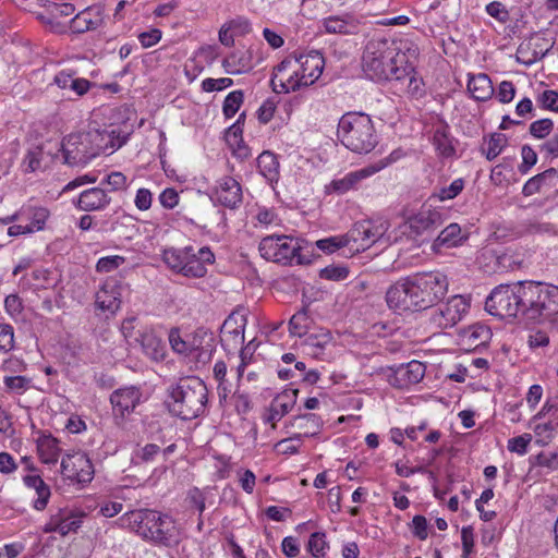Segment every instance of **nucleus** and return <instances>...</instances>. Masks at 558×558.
I'll return each mask as SVG.
<instances>
[{
  "instance_id": "obj_1",
  "label": "nucleus",
  "mask_w": 558,
  "mask_h": 558,
  "mask_svg": "<svg viewBox=\"0 0 558 558\" xmlns=\"http://www.w3.org/2000/svg\"><path fill=\"white\" fill-rule=\"evenodd\" d=\"M485 310L499 318L539 325L558 314V287L532 280L499 284L487 296Z\"/></svg>"
},
{
  "instance_id": "obj_2",
  "label": "nucleus",
  "mask_w": 558,
  "mask_h": 558,
  "mask_svg": "<svg viewBox=\"0 0 558 558\" xmlns=\"http://www.w3.org/2000/svg\"><path fill=\"white\" fill-rule=\"evenodd\" d=\"M447 276L440 272H418L390 286L386 292L389 308L399 312H421L438 304L448 292Z\"/></svg>"
},
{
  "instance_id": "obj_3",
  "label": "nucleus",
  "mask_w": 558,
  "mask_h": 558,
  "mask_svg": "<svg viewBox=\"0 0 558 558\" xmlns=\"http://www.w3.org/2000/svg\"><path fill=\"white\" fill-rule=\"evenodd\" d=\"M417 49L404 41L384 37L369 39L362 54V70L374 82L392 81L396 75H407L412 70V59Z\"/></svg>"
},
{
  "instance_id": "obj_4",
  "label": "nucleus",
  "mask_w": 558,
  "mask_h": 558,
  "mask_svg": "<svg viewBox=\"0 0 558 558\" xmlns=\"http://www.w3.org/2000/svg\"><path fill=\"white\" fill-rule=\"evenodd\" d=\"M122 521L145 541L165 547H174L181 541L175 521L156 510L138 509L125 513Z\"/></svg>"
},
{
  "instance_id": "obj_5",
  "label": "nucleus",
  "mask_w": 558,
  "mask_h": 558,
  "mask_svg": "<svg viewBox=\"0 0 558 558\" xmlns=\"http://www.w3.org/2000/svg\"><path fill=\"white\" fill-rule=\"evenodd\" d=\"M208 390L198 377H186L169 390L167 401L170 413L182 418L192 420L205 412Z\"/></svg>"
},
{
  "instance_id": "obj_6",
  "label": "nucleus",
  "mask_w": 558,
  "mask_h": 558,
  "mask_svg": "<svg viewBox=\"0 0 558 558\" xmlns=\"http://www.w3.org/2000/svg\"><path fill=\"white\" fill-rule=\"evenodd\" d=\"M337 136L350 150L367 154L377 145V135L371 117L363 112H347L338 123Z\"/></svg>"
},
{
  "instance_id": "obj_7",
  "label": "nucleus",
  "mask_w": 558,
  "mask_h": 558,
  "mask_svg": "<svg viewBox=\"0 0 558 558\" xmlns=\"http://www.w3.org/2000/svg\"><path fill=\"white\" fill-rule=\"evenodd\" d=\"M104 134L98 130L72 133L60 144L64 162L69 166L86 165L105 148Z\"/></svg>"
},
{
  "instance_id": "obj_8",
  "label": "nucleus",
  "mask_w": 558,
  "mask_h": 558,
  "mask_svg": "<svg viewBox=\"0 0 558 558\" xmlns=\"http://www.w3.org/2000/svg\"><path fill=\"white\" fill-rule=\"evenodd\" d=\"M262 257L282 264H310L311 259L301 253L298 242L287 235L265 236L258 246Z\"/></svg>"
},
{
  "instance_id": "obj_9",
  "label": "nucleus",
  "mask_w": 558,
  "mask_h": 558,
  "mask_svg": "<svg viewBox=\"0 0 558 558\" xmlns=\"http://www.w3.org/2000/svg\"><path fill=\"white\" fill-rule=\"evenodd\" d=\"M400 158L398 150L392 151L388 157L380 159L374 165L347 173L343 178L333 179L325 186L326 194L343 195L349 191L356 190L360 182L372 174L383 170Z\"/></svg>"
},
{
  "instance_id": "obj_10",
  "label": "nucleus",
  "mask_w": 558,
  "mask_h": 558,
  "mask_svg": "<svg viewBox=\"0 0 558 558\" xmlns=\"http://www.w3.org/2000/svg\"><path fill=\"white\" fill-rule=\"evenodd\" d=\"M61 474L65 480L85 486L94 478L95 470L88 456L82 451L66 453L61 461Z\"/></svg>"
},
{
  "instance_id": "obj_11",
  "label": "nucleus",
  "mask_w": 558,
  "mask_h": 558,
  "mask_svg": "<svg viewBox=\"0 0 558 558\" xmlns=\"http://www.w3.org/2000/svg\"><path fill=\"white\" fill-rule=\"evenodd\" d=\"M469 308V299L460 294L453 295L432 313L430 323L439 329L451 328L463 318Z\"/></svg>"
},
{
  "instance_id": "obj_12",
  "label": "nucleus",
  "mask_w": 558,
  "mask_h": 558,
  "mask_svg": "<svg viewBox=\"0 0 558 558\" xmlns=\"http://www.w3.org/2000/svg\"><path fill=\"white\" fill-rule=\"evenodd\" d=\"M296 53L289 54L278 65L274 68L270 80L271 88L275 93H290L300 89Z\"/></svg>"
},
{
  "instance_id": "obj_13",
  "label": "nucleus",
  "mask_w": 558,
  "mask_h": 558,
  "mask_svg": "<svg viewBox=\"0 0 558 558\" xmlns=\"http://www.w3.org/2000/svg\"><path fill=\"white\" fill-rule=\"evenodd\" d=\"M387 229L386 222L362 220L355 222L347 234L350 243H356V251H365L376 243L386 233Z\"/></svg>"
},
{
  "instance_id": "obj_14",
  "label": "nucleus",
  "mask_w": 558,
  "mask_h": 558,
  "mask_svg": "<svg viewBox=\"0 0 558 558\" xmlns=\"http://www.w3.org/2000/svg\"><path fill=\"white\" fill-rule=\"evenodd\" d=\"M300 88L314 84L323 73L325 65L324 57L320 52L313 50L308 53L296 54Z\"/></svg>"
},
{
  "instance_id": "obj_15",
  "label": "nucleus",
  "mask_w": 558,
  "mask_h": 558,
  "mask_svg": "<svg viewBox=\"0 0 558 558\" xmlns=\"http://www.w3.org/2000/svg\"><path fill=\"white\" fill-rule=\"evenodd\" d=\"M393 373L389 376V383L400 389L420 383L425 375V365L418 361H411L390 368Z\"/></svg>"
},
{
  "instance_id": "obj_16",
  "label": "nucleus",
  "mask_w": 558,
  "mask_h": 558,
  "mask_svg": "<svg viewBox=\"0 0 558 558\" xmlns=\"http://www.w3.org/2000/svg\"><path fill=\"white\" fill-rule=\"evenodd\" d=\"M141 398V390L134 386L114 390L110 396V402L114 414L124 417L132 413L140 404Z\"/></svg>"
},
{
  "instance_id": "obj_17",
  "label": "nucleus",
  "mask_w": 558,
  "mask_h": 558,
  "mask_svg": "<svg viewBox=\"0 0 558 558\" xmlns=\"http://www.w3.org/2000/svg\"><path fill=\"white\" fill-rule=\"evenodd\" d=\"M216 201L230 209L236 208L243 198L240 183L232 177H223L218 181L215 190Z\"/></svg>"
},
{
  "instance_id": "obj_18",
  "label": "nucleus",
  "mask_w": 558,
  "mask_h": 558,
  "mask_svg": "<svg viewBox=\"0 0 558 558\" xmlns=\"http://www.w3.org/2000/svg\"><path fill=\"white\" fill-rule=\"evenodd\" d=\"M298 395V389H286L278 393L270 403L269 413L265 421L275 426L276 422L280 421L293 409L296 403Z\"/></svg>"
},
{
  "instance_id": "obj_19",
  "label": "nucleus",
  "mask_w": 558,
  "mask_h": 558,
  "mask_svg": "<svg viewBox=\"0 0 558 558\" xmlns=\"http://www.w3.org/2000/svg\"><path fill=\"white\" fill-rule=\"evenodd\" d=\"M288 427L295 432L293 434L295 437L302 439V437H313L319 434L323 421L314 413L298 414L290 420Z\"/></svg>"
},
{
  "instance_id": "obj_20",
  "label": "nucleus",
  "mask_w": 558,
  "mask_h": 558,
  "mask_svg": "<svg viewBox=\"0 0 558 558\" xmlns=\"http://www.w3.org/2000/svg\"><path fill=\"white\" fill-rule=\"evenodd\" d=\"M441 223L439 211L430 208L421 209L417 214L409 218L408 225L411 233L421 235L425 232L435 230Z\"/></svg>"
},
{
  "instance_id": "obj_21",
  "label": "nucleus",
  "mask_w": 558,
  "mask_h": 558,
  "mask_svg": "<svg viewBox=\"0 0 558 558\" xmlns=\"http://www.w3.org/2000/svg\"><path fill=\"white\" fill-rule=\"evenodd\" d=\"M104 22L101 10L97 7L87 8L77 13L70 24L73 33L83 34L98 28Z\"/></svg>"
},
{
  "instance_id": "obj_22",
  "label": "nucleus",
  "mask_w": 558,
  "mask_h": 558,
  "mask_svg": "<svg viewBox=\"0 0 558 558\" xmlns=\"http://www.w3.org/2000/svg\"><path fill=\"white\" fill-rule=\"evenodd\" d=\"M95 305L102 312L114 314L121 306V293L116 282H105L96 293Z\"/></svg>"
},
{
  "instance_id": "obj_23",
  "label": "nucleus",
  "mask_w": 558,
  "mask_h": 558,
  "mask_svg": "<svg viewBox=\"0 0 558 558\" xmlns=\"http://www.w3.org/2000/svg\"><path fill=\"white\" fill-rule=\"evenodd\" d=\"M558 185V169L549 168L529 179L522 189L524 196H532L542 192L544 189L549 190Z\"/></svg>"
},
{
  "instance_id": "obj_24",
  "label": "nucleus",
  "mask_w": 558,
  "mask_h": 558,
  "mask_svg": "<svg viewBox=\"0 0 558 558\" xmlns=\"http://www.w3.org/2000/svg\"><path fill=\"white\" fill-rule=\"evenodd\" d=\"M110 203V197L105 190L93 187L81 193L77 206L81 210L93 211L105 208Z\"/></svg>"
},
{
  "instance_id": "obj_25",
  "label": "nucleus",
  "mask_w": 558,
  "mask_h": 558,
  "mask_svg": "<svg viewBox=\"0 0 558 558\" xmlns=\"http://www.w3.org/2000/svg\"><path fill=\"white\" fill-rule=\"evenodd\" d=\"M415 60L416 59H412V70L409 71L407 75H396L392 81L400 85L399 89L401 93L417 98L424 95V89L423 80L417 75V72L415 71Z\"/></svg>"
},
{
  "instance_id": "obj_26",
  "label": "nucleus",
  "mask_w": 558,
  "mask_h": 558,
  "mask_svg": "<svg viewBox=\"0 0 558 558\" xmlns=\"http://www.w3.org/2000/svg\"><path fill=\"white\" fill-rule=\"evenodd\" d=\"M222 66L229 74L246 73L253 68L252 52L250 50L234 51L223 59Z\"/></svg>"
},
{
  "instance_id": "obj_27",
  "label": "nucleus",
  "mask_w": 558,
  "mask_h": 558,
  "mask_svg": "<svg viewBox=\"0 0 558 558\" xmlns=\"http://www.w3.org/2000/svg\"><path fill=\"white\" fill-rule=\"evenodd\" d=\"M468 90L471 96L478 101L489 99L494 94L492 81L487 74L480 73L472 75L468 83Z\"/></svg>"
},
{
  "instance_id": "obj_28",
  "label": "nucleus",
  "mask_w": 558,
  "mask_h": 558,
  "mask_svg": "<svg viewBox=\"0 0 558 558\" xmlns=\"http://www.w3.org/2000/svg\"><path fill=\"white\" fill-rule=\"evenodd\" d=\"M53 82L62 89L72 90L76 96L85 95L92 86L88 80L74 77L72 74L63 71L54 76Z\"/></svg>"
},
{
  "instance_id": "obj_29",
  "label": "nucleus",
  "mask_w": 558,
  "mask_h": 558,
  "mask_svg": "<svg viewBox=\"0 0 558 558\" xmlns=\"http://www.w3.org/2000/svg\"><path fill=\"white\" fill-rule=\"evenodd\" d=\"M257 167L260 174L270 183L279 179V161L277 156L268 150L263 151L257 158Z\"/></svg>"
},
{
  "instance_id": "obj_30",
  "label": "nucleus",
  "mask_w": 558,
  "mask_h": 558,
  "mask_svg": "<svg viewBox=\"0 0 558 558\" xmlns=\"http://www.w3.org/2000/svg\"><path fill=\"white\" fill-rule=\"evenodd\" d=\"M20 210H26V216H21L20 221H25L27 228H34V232L40 231L45 228L46 221L49 218V210L45 207L37 206H22Z\"/></svg>"
},
{
  "instance_id": "obj_31",
  "label": "nucleus",
  "mask_w": 558,
  "mask_h": 558,
  "mask_svg": "<svg viewBox=\"0 0 558 558\" xmlns=\"http://www.w3.org/2000/svg\"><path fill=\"white\" fill-rule=\"evenodd\" d=\"M37 450L41 461L46 464L57 463L60 454L58 440L51 435L43 436L37 441Z\"/></svg>"
},
{
  "instance_id": "obj_32",
  "label": "nucleus",
  "mask_w": 558,
  "mask_h": 558,
  "mask_svg": "<svg viewBox=\"0 0 558 558\" xmlns=\"http://www.w3.org/2000/svg\"><path fill=\"white\" fill-rule=\"evenodd\" d=\"M137 339L141 342L145 354L154 361H160L165 357V344L153 332H144Z\"/></svg>"
},
{
  "instance_id": "obj_33",
  "label": "nucleus",
  "mask_w": 558,
  "mask_h": 558,
  "mask_svg": "<svg viewBox=\"0 0 558 558\" xmlns=\"http://www.w3.org/2000/svg\"><path fill=\"white\" fill-rule=\"evenodd\" d=\"M245 323L246 318L244 315H239L236 312H233L223 322L221 332L225 336L230 335L234 341H243Z\"/></svg>"
},
{
  "instance_id": "obj_34",
  "label": "nucleus",
  "mask_w": 558,
  "mask_h": 558,
  "mask_svg": "<svg viewBox=\"0 0 558 558\" xmlns=\"http://www.w3.org/2000/svg\"><path fill=\"white\" fill-rule=\"evenodd\" d=\"M192 251V246H186L183 250H178L173 247L166 248L162 253V259L169 268L177 272L182 274L187 255H191Z\"/></svg>"
},
{
  "instance_id": "obj_35",
  "label": "nucleus",
  "mask_w": 558,
  "mask_h": 558,
  "mask_svg": "<svg viewBox=\"0 0 558 558\" xmlns=\"http://www.w3.org/2000/svg\"><path fill=\"white\" fill-rule=\"evenodd\" d=\"M461 227L458 223H450L437 236L433 246L439 248L441 246L453 247L462 242Z\"/></svg>"
},
{
  "instance_id": "obj_36",
  "label": "nucleus",
  "mask_w": 558,
  "mask_h": 558,
  "mask_svg": "<svg viewBox=\"0 0 558 558\" xmlns=\"http://www.w3.org/2000/svg\"><path fill=\"white\" fill-rule=\"evenodd\" d=\"M508 138L502 133H493L488 140L484 138L482 146V153L485 155L487 160H494L507 146Z\"/></svg>"
},
{
  "instance_id": "obj_37",
  "label": "nucleus",
  "mask_w": 558,
  "mask_h": 558,
  "mask_svg": "<svg viewBox=\"0 0 558 558\" xmlns=\"http://www.w3.org/2000/svg\"><path fill=\"white\" fill-rule=\"evenodd\" d=\"M23 482L29 488H34L36 485H39L41 488L40 498H37L33 506L36 510H44L47 507L51 495L49 486L39 475H26L24 476Z\"/></svg>"
},
{
  "instance_id": "obj_38",
  "label": "nucleus",
  "mask_w": 558,
  "mask_h": 558,
  "mask_svg": "<svg viewBox=\"0 0 558 558\" xmlns=\"http://www.w3.org/2000/svg\"><path fill=\"white\" fill-rule=\"evenodd\" d=\"M544 57L545 53L537 52V50L533 49V37L527 41L520 44L515 53L517 62L524 64L525 66H531Z\"/></svg>"
},
{
  "instance_id": "obj_39",
  "label": "nucleus",
  "mask_w": 558,
  "mask_h": 558,
  "mask_svg": "<svg viewBox=\"0 0 558 558\" xmlns=\"http://www.w3.org/2000/svg\"><path fill=\"white\" fill-rule=\"evenodd\" d=\"M215 342L214 332L204 328H197L189 339L190 355L199 349H204L205 345Z\"/></svg>"
},
{
  "instance_id": "obj_40",
  "label": "nucleus",
  "mask_w": 558,
  "mask_h": 558,
  "mask_svg": "<svg viewBox=\"0 0 558 558\" xmlns=\"http://www.w3.org/2000/svg\"><path fill=\"white\" fill-rule=\"evenodd\" d=\"M542 417H547V422L558 428V396L547 398L541 411L533 416V421Z\"/></svg>"
},
{
  "instance_id": "obj_41",
  "label": "nucleus",
  "mask_w": 558,
  "mask_h": 558,
  "mask_svg": "<svg viewBox=\"0 0 558 558\" xmlns=\"http://www.w3.org/2000/svg\"><path fill=\"white\" fill-rule=\"evenodd\" d=\"M521 232L526 235L555 233L554 225L539 219H527L521 225Z\"/></svg>"
},
{
  "instance_id": "obj_42",
  "label": "nucleus",
  "mask_w": 558,
  "mask_h": 558,
  "mask_svg": "<svg viewBox=\"0 0 558 558\" xmlns=\"http://www.w3.org/2000/svg\"><path fill=\"white\" fill-rule=\"evenodd\" d=\"M45 146L37 145L29 148L25 155L23 160V166H25V171L34 172L41 168V163L45 159Z\"/></svg>"
},
{
  "instance_id": "obj_43",
  "label": "nucleus",
  "mask_w": 558,
  "mask_h": 558,
  "mask_svg": "<svg viewBox=\"0 0 558 558\" xmlns=\"http://www.w3.org/2000/svg\"><path fill=\"white\" fill-rule=\"evenodd\" d=\"M78 526L80 525L76 520H71L70 518L60 519L52 517L51 521L47 524L45 532H57L64 536L71 531H75Z\"/></svg>"
},
{
  "instance_id": "obj_44",
  "label": "nucleus",
  "mask_w": 558,
  "mask_h": 558,
  "mask_svg": "<svg viewBox=\"0 0 558 558\" xmlns=\"http://www.w3.org/2000/svg\"><path fill=\"white\" fill-rule=\"evenodd\" d=\"M348 245H350L348 234L340 236H330L316 241V246L327 254L335 253L339 248H342Z\"/></svg>"
},
{
  "instance_id": "obj_45",
  "label": "nucleus",
  "mask_w": 558,
  "mask_h": 558,
  "mask_svg": "<svg viewBox=\"0 0 558 558\" xmlns=\"http://www.w3.org/2000/svg\"><path fill=\"white\" fill-rule=\"evenodd\" d=\"M207 268L197 258L194 250L187 255L182 275L191 278H202L206 275Z\"/></svg>"
},
{
  "instance_id": "obj_46",
  "label": "nucleus",
  "mask_w": 558,
  "mask_h": 558,
  "mask_svg": "<svg viewBox=\"0 0 558 558\" xmlns=\"http://www.w3.org/2000/svg\"><path fill=\"white\" fill-rule=\"evenodd\" d=\"M244 95L242 90H233L227 95L223 101L222 111L227 119L232 118L241 105L243 104Z\"/></svg>"
},
{
  "instance_id": "obj_47",
  "label": "nucleus",
  "mask_w": 558,
  "mask_h": 558,
  "mask_svg": "<svg viewBox=\"0 0 558 558\" xmlns=\"http://www.w3.org/2000/svg\"><path fill=\"white\" fill-rule=\"evenodd\" d=\"M327 547L326 535L323 532L313 533L307 542V549L315 558H322L325 556V549Z\"/></svg>"
},
{
  "instance_id": "obj_48",
  "label": "nucleus",
  "mask_w": 558,
  "mask_h": 558,
  "mask_svg": "<svg viewBox=\"0 0 558 558\" xmlns=\"http://www.w3.org/2000/svg\"><path fill=\"white\" fill-rule=\"evenodd\" d=\"M227 365L223 361H218L214 366V377L218 381V395L220 399H226L230 392V387L226 380Z\"/></svg>"
},
{
  "instance_id": "obj_49",
  "label": "nucleus",
  "mask_w": 558,
  "mask_h": 558,
  "mask_svg": "<svg viewBox=\"0 0 558 558\" xmlns=\"http://www.w3.org/2000/svg\"><path fill=\"white\" fill-rule=\"evenodd\" d=\"M326 33L329 34H349L350 24L339 16H329L323 21Z\"/></svg>"
},
{
  "instance_id": "obj_50",
  "label": "nucleus",
  "mask_w": 558,
  "mask_h": 558,
  "mask_svg": "<svg viewBox=\"0 0 558 558\" xmlns=\"http://www.w3.org/2000/svg\"><path fill=\"white\" fill-rule=\"evenodd\" d=\"M349 276V268L340 265H329L319 271V277L331 281H341Z\"/></svg>"
},
{
  "instance_id": "obj_51",
  "label": "nucleus",
  "mask_w": 558,
  "mask_h": 558,
  "mask_svg": "<svg viewBox=\"0 0 558 558\" xmlns=\"http://www.w3.org/2000/svg\"><path fill=\"white\" fill-rule=\"evenodd\" d=\"M556 427L549 422L537 423L533 427L534 434L537 437V442L541 445H547L555 436Z\"/></svg>"
},
{
  "instance_id": "obj_52",
  "label": "nucleus",
  "mask_w": 558,
  "mask_h": 558,
  "mask_svg": "<svg viewBox=\"0 0 558 558\" xmlns=\"http://www.w3.org/2000/svg\"><path fill=\"white\" fill-rule=\"evenodd\" d=\"M307 319L308 317L305 311L295 313L289 322L290 333L298 337L304 336L306 333L305 329Z\"/></svg>"
},
{
  "instance_id": "obj_53",
  "label": "nucleus",
  "mask_w": 558,
  "mask_h": 558,
  "mask_svg": "<svg viewBox=\"0 0 558 558\" xmlns=\"http://www.w3.org/2000/svg\"><path fill=\"white\" fill-rule=\"evenodd\" d=\"M554 123L550 119H541L531 123L530 134L535 138L542 140L550 134Z\"/></svg>"
},
{
  "instance_id": "obj_54",
  "label": "nucleus",
  "mask_w": 558,
  "mask_h": 558,
  "mask_svg": "<svg viewBox=\"0 0 558 558\" xmlns=\"http://www.w3.org/2000/svg\"><path fill=\"white\" fill-rule=\"evenodd\" d=\"M124 262L125 258L119 255L101 257L96 264V270L98 272H110L119 268Z\"/></svg>"
},
{
  "instance_id": "obj_55",
  "label": "nucleus",
  "mask_w": 558,
  "mask_h": 558,
  "mask_svg": "<svg viewBox=\"0 0 558 558\" xmlns=\"http://www.w3.org/2000/svg\"><path fill=\"white\" fill-rule=\"evenodd\" d=\"M464 189V180L459 178L451 182L449 186L441 187L437 193V197L440 201L453 199Z\"/></svg>"
},
{
  "instance_id": "obj_56",
  "label": "nucleus",
  "mask_w": 558,
  "mask_h": 558,
  "mask_svg": "<svg viewBox=\"0 0 558 558\" xmlns=\"http://www.w3.org/2000/svg\"><path fill=\"white\" fill-rule=\"evenodd\" d=\"M14 348V330L9 324H0V350L8 353Z\"/></svg>"
},
{
  "instance_id": "obj_57",
  "label": "nucleus",
  "mask_w": 558,
  "mask_h": 558,
  "mask_svg": "<svg viewBox=\"0 0 558 558\" xmlns=\"http://www.w3.org/2000/svg\"><path fill=\"white\" fill-rule=\"evenodd\" d=\"M521 156H522V162L519 166V171L522 174H526L529 172V170L534 165H536V162H537V154L535 153V150L531 146L523 145L522 148H521Z\"/></svg>"
},
{
  "instance_id": "obj_58",
  "label": "nucleus",
  "mask_w": 558,
  "mask_h": 558,
  "mask_svg": "<svg viewBox=\"0 0 558 558\" xmlns=\"http://www.w3.org/2000/svg\"><path fill=\"white\" fill-rule=\"evenodd\" d=\"M169 343L174 352L190 355L189 340H184L180 336V331L177 328H172L169 332Z\"/></svg>"
},
{
  "instance_id": "obj_59",
  "label": "nucleus",
  "mask_w": 558,
  "mask_h": 558,
  "mask_svg": "<svg viewBox=\"0 0 558 558\" xmlns=\"http://www.w3.org/2000/svg\"><path fill=\"white\" fill-rule=\"evenodd\" d=\"M4 385L16 393H23L29 388L31 379L25 376H7L4 377Z\"/></svg>"
},
{
  "instance_id": "obj_60",
  "label": "nucleus",
  "mask_w": 558,
  "mask_h": 558,
  "mask_svg": "<svg viewBox=\"0 0 558 558\" xmlns=\"http://www.w3.org/2000/svg\"><path fill=\"white\" fill-rule=\"evenodd\" d=\"M330 342L329 332L311 333L305 339V344L313 350H324Z\"/></svg>"
},
{
  "instance_id": "obj_61",
  "label": "nucleus",
  "mask_w": 558,
  "mask_h": 558,
  "mask_svg": "<svg viewBox=\"0 0 558 558\" xmlns=\"http://www.w3.org/2000/svg\"><path fill=\"white\" fill-rule=\"evenodd\" d=\"M486 12L500 23H507L510 19L509 11L499 1H493L486 5Z\"/></svg>"
},
{
  "instance_id": "obj_62",
  "label": "nucleus",
  "mask_w": 558,
  "mask_h": 558,
  "mask_svg": "<svg viewBox=\"0 0 558 558\" xmlns=\"http://www.w3.org/2000/svg\"><path fill=\"white\" fill-rule=\"evenodd\" d=\"M160 452V447L156 444H147L135 452L134 459L136 462L147 463L153 461Z\"/></svg>"
},
{
  "instance_id": "obj_63",
  "label": "nucleus",
  "mask_w": 558,
  "mask_h": 558,
  "mask_svg": "<svg viewBox=\"0 0 558 558\" xmlns=\"http://www.w3.org/2000/svg\"><path fill=\"white\" fill-rule=\"evenodd\" d=\"M532 440L531 434H523L521 436L513 437L508 440V450L511 452H517L519 454H524L527 450V446Z\"/></svg>"
},
{
  "instance_id": "obj_64",
  "label": "nucleus",
  "mask_w": 558,
  "mask_h": 558,
  "mask_svg": "<svg viewBox=\"0 0 558 558\" xmlns=\"http://www.w3.org/2000/svg\"><path fill=\"white\" fill-rule=\"evenodd\" d=\"M536 464L549 470H558V452H541L536 457Z\"/></svg>"
}]
</instances>
